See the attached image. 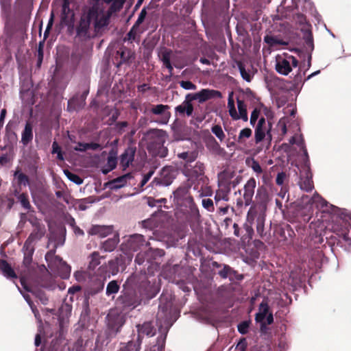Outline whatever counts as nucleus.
Wrapping results in <instances>:
<instances>
[{
  "mask_svg": "<svg viewBox=\"0 0 351 351\" xmlns=\"http://www.w3.org/2000/svg\"><path fill=\"white\" fill-rule=\"evenodd\" d=\"M23 298H25V300L27 301V302L29 305L32 312L34 314L35 317L38 319V322L40 323V324L38 326V332L36 335L35 340H34L35 346H39L40 345V343H41L42 337L43 336V326H42V324H41V320H40V317H39V313H38V311L36 309V308L33 306V304H32V302H31V300L29 299V295H27V294H23Z\"/></svg>",
  "mask_w": 351,
  "mask_h": 351,
  "instance_id": "ddd939ff",
  "label": "nucleus"
},
{
  "mask_svg": "<svg viewBox=\"0 0 351 351\" xmlns=\"http://www.w3.org/2000/svg\"><path fill=\"white\" fill-rule=\"evenodd\" d=\"M200 62L202 63V64H210V62L208 60L206 59V58H201L200 59Z\"/></svg>",
  "mask_w": 351,
  "mask_h": 351,
  "instance_id": "0e129e2a",
  "label": "nucleus"
},
{
  "mask_svg": "<svg viewBox=\"0 0 351 351\" xmlns=\"http://www.w3.org/2000/svg\"><path fill=\"white\" fill-rule=\"evenodd\" d=\"M194 173H196L197 176H201L204 172V166L201 162H197L193 170Z\"/></svg>",
  "mask_w": 351,
  "mask_h": 351,
  "instance_id": "4c0bfd02",
  "label": "nucleus"
},
{
  "mask_svg": "<svg viewBox=\"0 0 351 351\" xmlns=\"http://www.w3.org/2000/svg\"><path fill=\"white\" fill-rule=\"evenodd\" d=\"M90 20L95 19V24L96 27H101L106 24L108 19L104 16L103 13H99L95 16L94 10L89 12Z\"/></svg>",
  "mask_w": 351,
  "mask_h": 351,
  "instance_id": "aec40b11",
  "label": "nucleus"
},
{
  "mask_svg": "<svg viewBox=\"0 0 351 351\" xmlns=\"http://www.w3.org/2000/svg\"><path fill=\"white\" fill-rule=\"evenodd\" d=\"M58 261L63 271L60 275L62 278H67L70 274L71 268L65 262L62 261V259L58 258Z\"/></svg>",
  "mask_w": 351,
  "mask_h": 351,
  "instance_id": "c85d7f7f",
  "label": "nucleus"
},
{
  "mask_svg": "<svg viewBox=\"0 0 351 351\" xmlns=\"http://www.w3.org/2000/svg\"><path fill=\"white\" fill-rule=\"evenodd\" d=\"M100 263L99 256L98 253L93 252L90 256V261L89 262L88 267L91 269H95Z\"/></svg>",
  "mask_w": 351,
  "mask_h": 351,
  "instance_id": "bb28decb",
  "label": "nucleus"
},
{
  "mask_svg": "<svg viewBox=\"0 0 351 351\" xmlns=\"http://www.w3.org/2000/svg\"><path fill=\"white\" fill-rule=\"evenodd\" d=\"M133 29H134V28H132V29L130 31V32L128 33V37H129V38H130V39H131L132 38H134V33H133Z\"/></svg>",
  "mask_w": 351,
  "mask_h": 351,
  "instance_id": "338daca9",
  "label": "nucleus"
},
{
  "mask_svg": "<svg viewBox=\"0 0 351 351\" xmlns=\"http://www.w3.org/2000/svg\"><path fill=\"white\" fill-rule=\"evenodd\" d=\"M249 328V323L247 322H241L238 325V330L241 334H245L247 332Z\"/></svg>",
  "mask_w": 351,
  "mask_h": 351,
  "instance_id": "58836bf2",
  "label": "nucleus"
},
{
  "mask_svg": "<svg viewBox=\"0 0 351 351\" xmlns=\"http://www.w3.org/2000/svg\"><path fill=\"white\" fill-rule=\"evenodd\" d=\"M138 336L136 341L128 342L126 346L121 348L120 351H139L141 344V335H146L152 337L155 335V330L151 323L147 322L138 326Z\"/></svg>",
  "mask_w": 351,
  "mask_h": 351,
  "instance_id": "39448f33",
  "label": "nucleus"
},
{
  "mask_svg": "<svg viewBox=\"0 0 351 351\" xmlns=\"http://www.w3.org/2000/svg\"><path fill=\"white\" fill-rule=\"evenodd\" d=\"M40 301L42 302V303H43V304H46V302H47V298H46V297H45V296H43H43H41V297L40 298Z\"/></svg>",
  "mask_w": 351,
  "mask_h": 351,
  "instance_id": "774afa93",
  "label": "nucleus"
},
{
  "mask_svg": "<svg viewBox=\"0 0 351 351\" xmlns=\"http://www.w3.org/2000/svg\"><path fill=\"white\" fill-rule=\"evenodd\" d=\"M171 169L169 168H164L162 171V176L163 177L167 176L169 173H170Z\"/></svg>",
  "mask_w": 351,
  "mask_h": 351,
  "instance_id": "13d9d810",
  "label": "nucleus"
},
{
  "mask_svg": "<svg viewBox=\"0 0 351 351\" xmlns=\"http://www.w3.org/2000/svg\"><path fill=\"white\" fill-rule=\"evenodd\" d=\"M152 141L149 143L148 149L154 156L160 158L167 155V149L164 144L167 139V133L162 130H155L151 133Z\"/></svg>",
  "mask_w": 351,
  "mask_h": 351,
  "instance_id": "f03ea898",
  "label": "nucleus"
},
{
  "mask_svg": "<svg viewBox=\"0 0 351 351\" xmlns=\"http://www.w3.org/2000/svg\"><path fill=\"white\" fill-rule=\"evenodd\" d=\"M256 186V182L254 178L249 179L245 184L243 198L245 206H249L251 204Z\"/></svg>",
  "mask_w": 351,
  "mask_h": 351,
  "instance_id": "4468645a",
  "label": "nucleus"
},
{
  "mask_svg": "<svg viewBox=\"0 0 351 351\" xmlns=\"http://www.w3.org/2000/svg\"><path fill=\"white\" fill-rule=\"evenodd\" d=\"M271 128L272 123L270 121H266L264 117L259 119L254 130L256 143L261 142L265 138L270 142L272 140Z\"/></svg>",
  "mask_w": 351,
  "mask_h": 351,
  "instance_id": "423d86ee",
  "label": "nucleus"
},
{
  "mask_svg": "<svg viewBox=\"0 0 351 351\" xmlns=\"http://www.w3.org/2000/svg\"><path fill=\"white\" fill-rule=\"evenodd\" d=\"M214 97H221V93L215 90L202 89L199 92L194 93L191 97V99L202 103Z\"/></svg>",
  "mask_w": 351,
  "mask_h": 351,
  "instance_id": "f8f14e48",
  "label": "nucleus"
},
{
  "mask_svg": "<svg viewBox=\"0 0 351 351\" xmlns=\"http://www.w3.org/2000/svg\"><path fill=\"white\" fill-rule=\"evenodd\" d=\"M230 271H231L230 267H229L228 266H225L223 270L220 271V275L223 278H227L229 273L230 272Z\"/></svg>",
  "mask_w": 351,
  "mask_h": 351,
  "instance_id": "8fccbe9b",
  "label": "nucleus"
},
{
  "mask_svg": "<svg viewBox=\"0 0 351 351\" xmlns=\"http://www.w3.org/2000/svg\"><path fill=\"white\" fill-rule=\"evenodd\" d=\"M5 112H5V109L1 110V115H0V123L3 121V119L5 117Z\"/></svg>",
  "mask_w": 351,
  "mask_h": 351,
  "instance_id": "052dcab7",
  "label": "nucleus"
},
{
  "mask_svg": "<svg viewBox=\"0 0 351 351\" xmlns=\"http://www.w3.org/2000/svg\"><path fill=\"white\" fill-rule=\"evenodd\" d=\"M342 239L348 245L349 247H351V239L348 237V235L343 234Z\"/></svg>",
  "mask_w": 351,
  "mask_h": 351,
  "instance_id": "4d7b16f0",
  "label": "nucleus"
},
{
  "mask_svg": "<svg viewBox=\"0 0 351 351\" xmlns=\"http://www.w3.org/2000/svg\"><path fill=\"white\" fill-rule=\"evenodd\" d=\"M145 16H146V12H145V10L144 9H143L141 10V13L139 14L138 19H137V21L136 22V25H138L141 23H142L143 21H144L145 18Z\"/></svg>",
  "mask_w": 351,
  "mask_h": 351,
  "instance_id": "49530a36",
  "label": "nucleus"
},
{
  "mask_svg": "<svg viewBox=\"0 0 351 351\" xmlns=\"http://www.w3.org/2000/svg\"><path fill=\"white\" fill-rule=\"evenodd\" d=\"M259 114H260V110H258L257 108H255L252 112L251 116H250V124H251V125L254 126V125L256 123V121H257V119L259 117Z\"/></svg>",
  "mask_w": 351,
  "mask_h": 351,
  "instance_id": "f704fd0d",
  "label": "nucleus"
},
{
  "mask_svg": "<svg viewBox=\"0 0 351 351\" xmlns=\"http://www.w3.org/2000/svg\"><path fill=\"white\" fill-rule=\"evenodd\" d=\"M32 138V126L27 123L24 131L22 134V142L24 144H27Z\"/></svg>",
  "mask_w": 351,
  "mask_h": 351,
  "instance_id": "b1692460",
  "label": "nucleus"
},
{
  "mask_svg": "<svg viewBox=\"0 0 351 351\" xmlns=\"http://www.w3.org/2000/svg\"><path fill=\"white\" fill-rule=\"evenodd\" d=\"M202 206L204 208L207 209L208 211H212L214 210L213 207V202L210 199H202Z\"/></svg>",
  "mask_w": 351,
  "mask_h": 351,
  "instance_id": "c9c22d12",
  "label": "nucleus"
},
{
  "mask_svg": "<svg viewBox=\"0 0 351 351\" xmlns=\"http://www.w3.org/2000/svg\"><path fill=\"white\" fill-rule=\"evenodd\" d=\"M80 290V287L79 286H73L69 289L68 293L70 294H73Z\"/></svg>",
  "mask_w": 351,
  "mask_h": 351,
  "instance_id": "6e6d98bb",
  "label": "nucleus"
},
{
  "mask_svg": "<svg viewBox=\"0 0 351 351\" xmlns=\"http://www.w3.org/2000/svg\"><path fill=\"white\" fill-rule=\"evenodd\" d=\"M211 132L220 141H223L226 138V134L223 132L222 128L219 125H213L211 128Z\"/></svg>",
  "mask_w": 351,
  "mask_h": 351,
  "instance_id": "393cba45",
  "label": "nucleus"
},
{
  "mask_svg": "<svg viewBox=\"0 0 351 351\" xmlns=\"http://www.w3.org/2000/svg\"><path fill=\"white\" fill-rule=\"evenodd\" d=\"M0 270L7 278H14L16 277L14 271L12 269V267L8 265V263L3 260H0Z\"/></svg>",
  "mask_w": 351,
  "mask_h": 351,
  "instance_id": "412c9836",
  "label": "nucleus"
},
{
  "mask_svg": "<svg viewBox=\"0 0 351 351\" xmlns=\"http://www.w3.org/2000/svg\"><path fill=\"white\" fill-rule=\"evenodd\" d=\"M255 319L256 322L261 324L262 330L266 327V325L271 324L273 322V315L269 312V306L267 303L262 302L260 304L258 312L256 315Z\"/></svg>",
  "mask_w": 351,
  "mask_h": 351,
  "instance_id": "0eeeda50",
  "label": "nucleus"
},
{
  "mask_svg": "<svg viewBox=\"0 0 351 351\" xmlns=\"http://www.w3.org/2000/svg\"><path fill=\"white\" fill-rule=\"evenodd\" d=\"M119 285L117 282L114 280L110 282L106 287V294L111 295L118 292L119 291Z\"/></svg>",
  "mask_w": 351,
  "mask_h": 351,
  "instance_id": "c756f323",
  "label": "nucleus"
},
{
  "mask_svg": "<svg viewBox=\"0 0 351 351\" xmlns=\"http://www.w3.org/2000/svg\"><path fill=\"white\" fill-rule=\"evenodd\" d=\"M289 143L292 145H297L302 152L305 161L303 169L301 171V179L299 184L301 189L310 191L312 190L313 185L311 180L312 176L310 171L308 155L304 143V139L300 134H295L290 138Z\"/></svg>",
  "mask_w": 351,
  "mask_h": 351,
  "instance_id": "f257e3e1",
  "label": "nucleus"
},
{
  "mask_svg": "<svg viewBox=\"0 0 351 351\" xmlns=\"http://www.w3.org/2000/svg\"><path fill=\"white\" fill-rule=\"evenodd\" d=\"M19 199L21 205L25 208L27 209V208H29V206H30L29 202L28 199H27L26 196L24 194L20 195L19 197Z\"/></svg>",
  "mask_w": 351,
  "mask_h": 351,
  "instance_id": "ea45409f",
  "label": "nucleus"
},
{
  "mask_svg": "<svg viewBox=\"0 0 351 351\" xmlns=\"http://www.w3.org/2000/svg\"><path fill=\"white\" fill-rule=\"evenodd\" d=\"M246 347V340L245 339H242L238 342L236 348L239 351H245Z\"/></svg>",
  "mask_w": 351,
  "mask_h": 351,
  "instance_id": "37998d69",
  "label": "nucleus"
},
{
  "mask_svg": "<svg viewBox=\"0 0 351 351\" xmlns=\"http://www.w3.org/2000/svg\"><path fill=\"white\" fill-rule=\"evenodd\" d=\"M263 112H264V114L265 115V117L268 119H273L274 117V112L269 108H267V107H264L263 108Z\"/></svg>",
  "mask_w": 351,
  "mask_h": 351,
  "instance_id": "a18cd8bd",
  "label": "nucleus"
},
{
  "mask_svg": "<svg viewBox=\"0 0 351 351\" xmlns=\"http://www.w3.org/2000/svg\"><path fill=\"white\" fill-rule=\"evenodd\" d=\"M276 62V71L283 75H289L293 68H295L298 65V60L294 56L288 54L277 56Z\"/></svg>",
  "mask_w": 351,
  "mask_h": 351,
  "instance_id": "20e7f679",
  "label": "nucleus"
},
{
  "mask_svg": "<svg viewBox=\"0 0 351 351\" xmlns=\"http://www.w3.org/2000/svg\"><path fill=\"white\" fill-rule=\"evenodd\" d=\"M64 174L71 182H74L76 184H81L83 182V180L79 177L77 175L70 172L68 170L64 171Z\"/></svg>",
  "mask_w": 351,
  "mask_h": 351,
  "instance_id": "cd10ccee",
  "label": "nucleus"
},
{
  "mask_svg": "<svg viewBox=\"0 0 351 351\" xmlns=\"http://www.w3.org/2000/svg\"><path fill=\"white\" fill-rule=\"evenodd\" d=\"M53 13H52V14H51V18H50V19H49V23H48V25H47V30H46V32H47V31H48V30H49V28L51 27V25H52V23H53Z\"/></svg>",
  "mask_w": 351,
  "mask_h": 351,
  "instance_id": "680f3d73",
  "label": "nucleus"
},
{
  "mask_svg": "<svg viewBox=\"0 0 351 351\" xmlns=\"http://www.w3.org/2000/svg\"><path fill=\"white\" fill-rule=\"evenodd\" d=\"M176 112L182 114L186 113L188 116H191L193 111V105L190 101H184L180 105L176 108Z\"/></svg>",
  "mask_w": 351,
  "mask_h": 351,
  "instance_id": "a211bd4d",
  "label": "nucleus"
},
{
  "mask_svg": "<svg viewBox=\"0 0 351 351\" xmlns=\"http://www.w3.org/2000/svg\"><path fill=\"white\" fill-rule=\"evenodd\" d=\"M302 201L310 203L311 205L315 204L317 208L322 209L323 212L334 211L335 208L334 206L330 204L317 193L314 194L311 198L308 195L303 196Z\"/></svg>",
  "mask_w": 351,
  "mask_h": 351,
  "instance_id": "6e6552de",
  "label": "nucleus"
},
{
  "mask_svg": "<svg viewBox=\"0 0 351 351\" xmlns=\"http://www.w3.org/2000/svg\"><path fill=\"white\" fill-rule=\"evenodd\" d=\"M327 228L330 229L331 231L334 232H337V234H339L340 233V228L338 226H336V225H328L327 227Z\"/></svg>",
  "mask_w": 351,
  "mask_h": 351,
  "instance_id": "864d4df0",
  "label": "nucleus"
},
{
  "mask_svg": "<svg viewBox=\"0 0 351 351\" xmlns=\"http://www.w3.org/2000/svg\"><path fill=\"white\" fill-rule=\"evenodd\" d=\"M286 178V174L284 172L278 173L276 176V184L279 186H282Z\"/></svg>",
  "mask_w": 351,
  "mask_h": 351,
  "instance_id": "a19ab883",
  "label": "nucleus"
},
{
  "mask_svg": "<svg viewBox=\"0 0 351 351\" xmlns=\"http://www.w3.org/2000/svg\"><path fill=\"white\" fill-rule=\"evenodd\" d=\"M132 178L131 173H126L122 176H120L110 182V188L112 189H118L123 187L128 183V182Z\"/></svg>",
  "mask_w": 351,
  "mask_h": 351,
  "instance_id": "f3484780",
  "label": "nucleus"
},
{
  "mask_svg": "<svg viewBox=\"0 0 351 351\" xmlns=\"http://www.w3.org/2000/svg\"><path fill=\"white\" fill-rule=\"evenodd\" d=\"M265 43H267L268 45H269L271 47L276 46V45H285V43L280 42L278 39L272 36H266L264 38Z\"/></svg>",
  "mask_w": 351,
  "mask_h": 351,
  "instance_id": "2f4dec72",
  "label": "nucleus"
},
{
  "mask_svg": "<svg viewBox=\"0 0 351 351\" xmlns=\"http://www.w3.org/2000/svg\"><path fill=\"white\" fill-rule=\"evenodd\" d=\"M76 151L84 152L87 150L86 143H78L77 145L74 148Z\"/></svg>",
  "mask_w": 351,
  "mask_h": 351,
  "instance_id": "3c124183",
  "label": "nucleus"
},
{
  "mask_svg": "<svg viewBox=\"0 0 351 351\" xmlns=\"http://www.w3.org/2000/svg\"><path fill=\"white\" fill-rule=\"evenodd\" d=\"M108 169L104 171V173H108L110 171L114 169L117 166V158L114 156H110L107 160Z\"/></svg>",
  "mask_w": 351,
  "mask_h": 351,
  "instance_id": "473e14b6",
  "label": "nucleus"
},
{
  "mask_svg": "<svg viewBox=\"0 0 351 351\" xmlns=\"http://www.w3.org/2000/svg\"><path fill=\"white\" fill-rule=\"evenodd\" d=\"M118 242V237H114L104 242L102 247L106 252H112L116 247Z\"/></svg>",
  "mask_w": 351,
  "mask_h": 351,
  "instance_id": "4be33fe9",
  "label": "nucleus"
},
{
  "mask_svg": "<svg viewBox=\"0 0 351 351\" xmlns=\"http://www.w3.org/2000/svg\"><path fill=\"white\" fill-rule=\"evenodd\" d=\"M82 276V273L80 271H77V272L75 273V276L77 280H80Z\"/></svg>",
  "mask_w": 351,
  "mask_h": 351,
  "instance_id": "e2e57ef3",
  "label": "nucleus"
},
{
  "mask_svg": "<svg viewBox=\"0 0 351 351\" xmlns=\"http://www.w3.org/2000/svg\"><path fill=\"white\" fill-rule=\"evenodd\" d=\"M145 243L143 236L141 234H134L130 236L125 243L122 245L123 250L130 254V252H135L140 249Z\"/></svg>",
  "mask_w": 351,
  "mask_h": 351,
  "instance_id": "1a4fd4ad",
  "label": "nucleus"
},
{
  "mask_svg": "<svg viewBox=\"0 0 351 351\" xmlns=\"http://www.w3.org/2000/svg\"><path fill=\"white\" fill-rule=\"evenodd\" d=\"M238 112L234 106V101L233 98V92H230L228 95V108L230 116L234 120L242 119L244 121L248 120L247 106L242 100L237 99Z\"/></svg>",
  "mask_w": 351,
  "mask_h": 351,
  "instance_id": "7ed1b4c3",
  "label": "nucleus"
},
{
  "mask_svg": "<svg viewBox=\"0 0 351 351\" xmlns=\"http://www.w3.org/2000/svg\"><path fill=\"white\" fill-rule=\"evenodd\" d=\"M33 241H34V236H33V234H31L29 237V238L27 239V241H25L24 247H25L27 250Z\"/></svg>",
  "mask_w": 351,
  "mask_h": 351,
  "instance_id": "5fc2aeb1",
  "label": "nucleus"
},
{
  "mask_svg": "<svg viewBox=\"0 0 351 351\" xmlns=\"http://www.w3.org/2000/svg\"><path fill=\"white\" fill-rule=\"evenodd\" d=\"M180 85L185 90H195L196 86L190 81H181Z\"/></svg>",
  "mask_w": 351,
  "mask_h": 351,
  "instance_id": "72a5a7b5",
  "label": "nucleus"
},
{
  "mask_svg": "<svg viewBox=\"0 0 351 351\" xmlns=\"http://www.w3.org/2000/svg\"><path fill=\"white\" fill-rule=\"evenodd\" d=\"M161 60L163 62V64L169 70L170 75H172L173 71V66L171 65V61H173L174 66L178 69H182L186 65L185 63L176 60L175 54H173L170 50H165L162 52Z\"/></svg>",
  "mask_w": 351,
  "mask_h": 351,
  "instance_id": "9d476101",
  "label": "nucleus"
},
{
  "mask_svg": "<svg viewBox=\"0 0 351 351\" xmlns=\"http://www.w3.org/2000/svg\"><path fill=\"white\" fill-rule=\"evenodd\" d=\"M215 200L217 203L221 200L228 201V195L223 191H217L215 196Z\"/></svg>",
  "mask_w": 351,
  "mask_h": 351,
  "instance_id": "e433bc0d",
  "label": "nucleus"
},
{
  "mask_svg": "<svg viewBox=\"0 0 351 351\" xmlns=\"http://www.w3.org/2000/svg\"><path fill=\"white\" fill-rule=\"evenodd\" d=\"M238 67L243 79L247 82H250L252 76V73L250 71H246V69L241 62L238 63Z\"/></svg>",
  "mask_w": 351,
  "mask_h": 351,
  "instance_id": "a878e982",
  "label": "nucleus"
},
{
  "mask_svg": "<svg viewBox=\"0 0 351 351\" xmlns=\"http://www.w3.org/2000/svg\"><path fill=\"white\" fill-rule=\"evenodd\" d=\"M53 153L58 154V158L60 160H63V156L60 152V148L59 147L58 143L56 142H53L52 145Z\"/></svg>",
  "mask_w": 351,
  "mask_h": 351,
  "instance_id": "c03bdc74",
  "label": "nucleus"
},
{
  "mask_svg": "<svg viewBox=\"0 0 351 351\" xmlns=\"http://www.w3.org/2000/svg\"><path fill=\"white\" fill-rule=\"evenodd\" d=\"M189 155L190 154L189 152H182L178 154V157L187 161H193L194 160L193 157L189 158Z\"/></svg>",
  "mask_w": 351,
  "mask_h": 351,
  "instance_id": "de8ad7c7",
  "label": "nucleus"
},
{
  "mask_svg": "<svg viewBox=\"0 0 351 351\" xmlns=\"http://www.w3.org/2000/svg\"><path fill=\"white\" fill-rule=\"evenodd\" d=\"M15 176H16L19 182L21 184L23 185H26L28 184V178L23 173H16Z\"/></svg>",
  "mask_w": 351,
  "mask_h": 351,
  "instance_id": "79ce46f5",
  "label": "nucleus"
},
{
  "mask_svg": "<svg viewBox=\"0 0 351 351\" xmlns=\"http://www.w3.org/2000/svg\"><path fill=\"white\" fill-rule=\"evenodd\" d=\"M247 165L249 167H250L254 172H255L256 174H260L263 172V169L259 165L258 162H257L254 158L251 159V160L247 161Z\"/></svg>",
  "mask_w": 351,
  "mask_h": 351,
  "instance_id": "7c9ffc66",
  "label": "nucleus"
},
{
  "mask_svg": "<svg viewBox=\"0 0 351 351\" xmlns=\"http://www.w3.org/2000/svg\"><path fill=\"white\" fill-rule=\"evenodd\" d=\"M112 232L113 227L112 226L94 225L89 229L88 234L104 238L112 234Z\"/></svg>",
  "mask_w": 351,
  "mask_h": 351,
  "instance_id": "2eb2a0df",
  "label": "nucleus"
},
{
  "mask_svg": "<svg viewBox=\"0 0 351 351\" xmlns=\"http://www.w3.org/2000/svg\"><path fill=\"white\" fill-rule=\"evenodd\" d=\"M291 121V118L286 116L283 117L278 121L276 125V130L280 135L285 136L287 134V126L289 123H290Z\"/></svg>",
  "mask_w": 351,
  "mask_h": 351,
  "instance_id": "6ab92c4d",
  "label": "nucleus"
},
{
  "mask_svg": "<svg viewBox=\"0 0 351 351\" xmlns=\"http://www.w3.org/2000/svg\"><path fill=\"white\" fill-rule=\"evenodd\" d=\"M134 149L128 148L121 154L120 164L123 169H125L132 164L134 158Z\"/></svg>",
  "mask_w": 351,
  "mask_h": 351,
  "instance_id": "dca6fc26",
  "label": "nucleus"
},
{
  "mask_svg": "<svg viewBox=\"0 0 351 351\" xmlns=\"http://www.w3.org/2000/svg\"><path fill=\"white\" fill-rule=\"evenodd\" d=\"M87 149L96 150L100 148V145L98 143H86Z\"/></svg>",
  "mask_w": 351,
  "mask_h": 351,
  "instance_id": "603ef678",
  "label": "nucleus"
},
{
  "mask_svg": "<svg viewBox=\"0 0 351 351\" xmlns=\"http://www.w3.org/2000/svg\"><path fill=\"white\" fill-rule=\"evenodd\" d=\"M252 134V131L249 128L242 129L238 136L237 142L243 144L245 143L246 140L249 138Z\"/></svg>",
  "mask_w": 351,
  "mask_h": 351,
  "instance_id": "5701e85b",
  "label": "nucleus"
},
{
  "mask_svg": "<svg viewBox=\"0 0 351 351\" xmlns=\"http://www.w3.org/2000/svg\"><path fill=\"white\" fill-rule=\"evenodd\" d=\"M112 313H110L108 315L107 318H108V324L110 325V326L112 328H113L114 326H113V324H112Z\"/></svg>",
  "mask_w": 351,
  "mask_h": 351,
  "instance_id": "bf43d9fd",
  "label": "nucleus"
},
{
  "mask_svg": "<svg viewBox=\"0 0 351 351\" xmlns=\"http://www.w3.org/2000/svg\"><path fill=\"white\" fill-rule=\"evenodd\" d=\"M173 176H171L170 178L169 179H167V180H164L163 181V183L166 185H168L170 184L171 181V179L173 178Z\"/></svg>",
  "mask_w": 351,
  "mask_h": 351,
  "instance_id": "69168bd1",
  "label": "nucleus"
},
{
  "mask_svg": "<svg viewBox=\"0 0 351 351\" xmlns=\"http://www.w3.org/2000/svg\"><path fill=\"white\" fill-rule=\"evenodd\" d=\"M153 172H149V173L145 175L141 182V186H143L150 179L152 176Z\"/></svg>",
  "mask_w": 351,
  "mask_h": 351,
  "instance_id": "09e8293b",
  "label": "nucleus"
},
{
  "mask_svg": "<svg viewBox=\"0 0 351 351\" xmlns=\"http://www.w3.org/2000/svg\"><path fill=\"white\" fill-rule=\"evenodd\" d=\"M169 107L167 105L158 104L153 107L151 110L154 114H159L160 117L156 121L160 124H167L171 117V113L168 111Z\"/></svg>",
  "mask_w": 351,
  "mask_h": 351,
  "instance_id": "9b49d317",
  "label": "nucleus"
}]
</instances>
